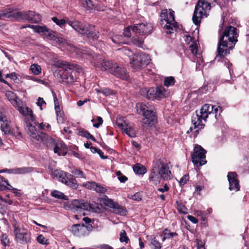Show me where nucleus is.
Masks as SVG:
<instances>
[{"label": "nucleus", "instance_id": "obj_1", "mask_svg": "<svg viewBox=\"0 0 249 249\" xmlns=\"http://www.w3.org/2000/svg\"><path fill=\"white\" fill-rule=\"evenodd\" d=\"M236 28L231 26L227 27L220 36L218 44L217 54L215 59L218 57H224L230 53V50L233 49V46L237 41Z\"/></svg>", "mask_w": 249, "mask_h": 249}, {"label": "nucleus", "instance_id": "obj_2", "mask_svg": "<svg viewBox=\"0 0 249 249\" xmlns=\"http://www.w3.org/2000/svg\"><path fill=\"white\" fill-rule=\"evenodd\" d=\"M170 162L159 159L153 164V166L149 176V180L152 183L157 185L160 179L167 180L171 179L172 174L170 170Z\"/></svg>", "mask_w": 249, "mask_h": 249}, {"label": "nucleus", "instance_id": "obj_3", "mask_svg": "<svg viewBox=\"0 0 249 249\" xmlns=\"http://www.w3.org/2000/svg\"><path fill=\"white\" fill-rule=\"evenodd\" d=\"M27 127V134L30 136L32 141L36 143H43L45 145L49 146L53 143V139L48 135L42 133L38 132L36 128L38 124L36 121V124L31 121L26 123Z\"/></svg>", "mask_w": 249, "mask_h": 249}, {"label": "nucleus", "instance_id": "obj_4", "mask_svg": "<svg viewBox=\"0 0 249 249\" xmlns=\"http://www.w3.org/2000/svg\"><path fill=\"white\" fill-rule=\"evenodd\" d=\"M63 207L67 210L73 212L85 210L89 212L99 213L100 208L95 202H84V201L74 199L64 203Z\"/></svg>", "mask_w": 249, "mask_h": 249}, {"label": "nucleus", "instance_id": "obj_5", "mask_svg": "<svg viewBox=\"0 0 249 249\" xmlns=\"http://www.w3.org/2000/svg\"><path fill=\"white\" fill-rule=\"evenodd\" d=\"M138 114L144 118L142 123L144 124L152 126L157 123V116L155 107L150 103H138L136 106Z\"/></svg>", "mask_w": 249, "mask_h": 249}, {"label": "nucleus", "instance_id": "obj_6", "mask_svg": "<svg viewBox=\"0 0 249 249\" xmlns=\"http://www.w3.org/2000/svg\"><path fill=\"white\" fill-rule=\"evenodd\" d=\"M161 18V24L163 25V28L167 34H171L176 31L178 28L177 22L175 21L174 11L171 9L168 11L162 10L160 14Z\"/></svg>", "mask_w": 249, "mask_h": 249}, {"label": "nucleus", "instance_id": "obj_7", "mask_svg": "<svg viewBox=\"0 0 249 249\" xmlns=\"http://www.w3.org/2000/svg\"><path fill=\"white\" fill-rule=\"evenodd\" d=\"M213 106L211 104H206L203 105L200 111H196L195 116H193L192 123L194 128L201 126V128L204 125V122H205L209 116L212 115L213 113Z\"/></svg>", "mask_w": 249, "mask_h": 249}, {"label": "nucleus", "instance_id": "obj_8", "mask_svg": "<svg viewBox=\"0 0 249 249\" xmlns=\"http://www.w3.org/2000/svg\"><path fill=\"white\" fill-rule=\"evenodd\" d=\"M29 11L19 12L12 8H7L0 12V18H12L15 20H28L31 21L34 16L29 15Z\"/></svg>", "mask_w": 249, "mask_h": 249}, {"label": "nucleus", "instance_id": "obj_9", "mask_svg": "<svg viewBox=\"0 0 249 249\" xmlns=\"http://www.w3.org/2000/svg\"><path fill=\"white\" fill-rule=\"evenodd\" d=\"M211 9V6L205 0H199L196 6L193 16V21L196 25H198L201 21V18L206 17L208 12Z\"/></svg>", "mask_w": 249, "mask_h": 249}, {"label": "nucleus", "instance_id": "obj_10", "mask_svg": "<svg viewBox=\"0 0 249 249\" xmlns=\"http://www.w3.org/2000/svg\"><path fill=\"white\" fill-rule=\"evenodd\" d=\"M141 94L150 100H160L162 98L167 97L169 95V91L165 89L163 87L153 88L148 89H142L140 91Z\"/></svg>", "mask_w": 249, "mask_h": 249}, {"label": "nucleus", "instance_id": "obj_11", "mask_svg": "<svg viewBox=\"0 0 249 249\" xmlns=\"http://www.w3.org/2000/svg\"><path fill=\"white\" fill-rule=\"evenodd\" d=\"M13 232L15 240L21 244H26L30 241V236L28 233V231L24 228H21L19 223L15 221L12 223Z\"/></svg>", "mask_w": 249, "mask_h": 249}, {"label": "nucleus", "instance_id": "obj_12", "mask_svg": "<svg viewBox=\"0 0 249 249\" xmlns=\"http://www.w3.org/2000/svg\"><path fill=\"white\" fill-rule=\"evenodd\" d=\"M150 57L148 54L142 53H135L130 58V63L135 71H138L149 63Z\"/></svg>", "mask_w": 249, "mask_h": 249}, {"label": "nucleus", "instance_id": "obj_13", "mask_svg": "<svg viewBox=\"0 0 249 249\" xmlns=\"http://www.w3.org/2000/svg\"><path fill=\"white\" fill-rule=\"evenodd\" d=\"M206 151L200 145L196 144L192 155V162L197 166H202L206 163L205 154Z\"/></svg>", "mask_w": 249, "mask_h": 249}, {"label": "nucleus", "instance_id": "obj_14", "mask_svg": "<svg viewBox=\"0 0 249 249\" xmlns=\"http://www.w3.org/2000/svg\"><path fill=\"white\" fill-rule=\"evenodd\" d=\"M83 54H88L93 57L95 60H97V62H95L94 64L97 67H99L100 65H101L102 67L106 71H108L111 73V70L113 67V64H111L110 62L102 59L101 57L99 58V56L96 55L94 57L93 55L92 52L90 50H83L82 51Z\"/></svg>", "mask_w": 249, "mask_h": 249}, {"label": "nucleus", "instance_id": "obj_15", "mask_svg": "<svg viewBox=\"0 0 249 249\" xmlns=\"http://www.w3.org/2000/svg\"><path fill=\"white\" fill-rule=\"evenodd\" d=\"M132 30L140 35H146L151 33L153 27L149 23H142L134 25L132 28Z\"/></svg>", "mask_w": 249, "mask_h": 249}, {"label": "nucleus", "instance_id": "obj_16", "mask_svg": "<svg viewBox=\"0 0 249 249\" xmlns=\"http://www.w3.org/2000/svg\"><path fill=\"white\" fill-rule=\"evenodd\" d=\"M16 108L25 117L26 123L31 121L36 124V119L32 109L25 106L23 102H21V105H18Z\"/></svg>", "mask_w": 249, "mask_h": 249}, {"label": "nucleus", "instance_id": "obj_17", "mask_svg": "<svg viewBox=\"0 0 249 249\" xmlns=\"http://www.w3.org/2000/svg\"><path fill=\"white\" fill-rule=\"evenodd\" d=\"M92 228L91 225L86 226L84 224H75L72 226L71 231L75 236L81 237L86 236L89 233V229Z\"/></svg>", "mask_w": 249, "mask_h": 249}, {"label": "nucleus", "instance_id": "obj_18", "mask_svg": "<svg viewBox=\"0 0 249 249\" xmlns=\"http://www.w3.org/2000/svg\"><path fill=\"white\" fill-rule=\"evenodd\" d=\"M111 73L124 80H127L128 78L126 69L124 67L118 66L116 64H113V67L111 70Z\"/></svg>", "mask_w": 249, "mask_h": 249}, {"label": "nucleus", "instance_id": "obj_19", "mask_svg": "<svg viewBox=\"0 0 249 249\" xmlns=\"http://www.w3.org/2000/svg\"><path fill=\"white\" fill-rule=\"evenodd\" d=\"M229 183V190L237 191L239 190V184L235 172H229L227 176Z\"/></svg>", "mask_w": 249, "mask_h": 249}, {"label": "nucleus", "instance_id": "obj_20", "mask_svg": "<svg viewBox=\"0 0 249 249\" xmlns=\"http://www.w3.org/2000/svg\"><path fill=\"white\" fill-rule=\"evenodd\" d=\"M67 23L79 33L85 35L86 33L88 27H86L81 22L78 20L71 21L67 20Z\"/></svg>", "mask_w": 249, "mask_h": 249}, {"label": "nucleus", "instance_id": "obj_21", "mask_svg": "<svg viewBox=\"0 0 249 249\" xmlns=\"http://www.w3.org/2000/svg\"><path fill=\"white\" fill-rule=\"evenodd\" d=\"M5 96L12 105L16 108L18 105H21L22 102L14 92L7 90L5 92Z\"/></svg>", "mask_w": 249, "mask_h": 249}, {"label": "nucleus", "instance_id": "obj_22", "mask_svg": "<svg viewBox=\"0 0 249 249\" xmlns=\"http://www.w3.org/2000/svg\"><path fill=\"white\" fill-rule=\"evenodd\" d=\"M53 145H55L53 149L54 153L57 154L59 156H65L67 154V149L66 145L63 142H60L54 143V141H53V143L48 147H51Z\"/></svg>", "mask_w": 249, "mask_h": 249}, {"label": "nucleus", "instance_id": "obj_23", "mask_svg": "<svg viewBox=\"0 0 249 249\" xmlns=\"http://www.w3.org/2000/svg\"><path fill=\"white\" fill-rule=\"evenodd\" d=\"M0 122H1L0 128L4 134H7L10 131L9 121L5 115V113L0 110Z\"/></svg>", "mask_w": 249, "mask_h": 249}, {"label": "nucleus", "instance_id": "obj_24", "mask_svg": "<svg viewBox=\"0 0 249 249\" xmlns=\"http://www.w3.org/2000/svg\"><path fill=\"white\" fill-rule=\"evenodd\" d=\"M184 37L185 42L189 45V47L192 53L195 54H196L197 53L196 40L190 36L187 35H185Z\"/></svg>", "mask_w": 249, "mask_h": 249}, {"label": "nucleus", "instance_id": "obj_25", "mask_svg": "<svg viewBox=\"0 0 249 249\" xmlns=\"http://www.w3.org/2000/svg\"><path fill=\"white\" fill-rule=\"evenodd\" d=\"M108 205L112 207L114 212L121 215H125L127 213V211L124 207L120 206L118 203H114L111 199L108 200Z\"/></svg>", "mask_w": 249, "mask_h": 249}, {"label": "nucleus", "instance_id": "obj_26", "mask_svg": "<svg viewBox=\"0 0 249 249\" xmlns=\"http://www.w3.org/2000/svg\"><path fill=\"white\" fill-rule=\"evenodd\" d=\"M85 186L87 188L93 190L99 193H105L107 191L106 188L93 181L86 183Z\"/></svg>", "mask_w": 249, "mask_h": 249}, {"label": "nucleus", "instance_id": "obj_27", "mask_svg": "<svg viewBox=\"0 0 249 249\" xmlns=\"http://www.w3.org/2000/svg\"><path fill=\"white\" fill-rule=\"evenodd\" d=\"M7 170L9 173L22 174L30 173L33 171V169L32 167H21Z\"/></svg>", "mask_w": 249, "mask_h": 249}, {"label": "nucleus", "instance_id": "obj_28", "mask_svg": "<svg viewBox=\"0 0 249 249\" xmlns=\"http://www.w3.org/2000/svg\"><path fill=\"white\" fill-rule=\"evenodd\" d=\"M116 124L119 128L122 130H124L130 124L124 120V118L122 116H118L116 119Z\"/></svg>", "mask_w": 249, "mask_h": 249}, {"label": "nucleus", "instance_id": "obj_29", "mask_svg": "<svg viewBox=\"0 0 249 249\" xmlns=\"http://www.w3.org/2000/svg\"><path fill=\"white\" fill-rule=\"evenodd\" d=\"M88 37H91L93 39H97L98 37L96 32L94 30V26L89 25L88 26L86 33L85 34Z\"/></svg>", "mask_w": 249, "mask_h": 249}, {"label": "nucleus", "instance_id": "obj_30", "mask_svg": "<svg viewBox=\"0 0 249 249\" xmlns=\"http://www.w3.org/2000/svg\"><path fill=\"white\" fill-rule=\"evenodd\" d=\"M82 3L83 6L87 10H91L94 8H96L97 10H104L103 9H100L99 8L96 7L91 0H82Z\"/></svg>", "mask_w": 249, "mask_h": 249}, {"label": "nucleus", "instance_id": "obj_31", "mask_svg": "<svg viewBox=\"0 0 249 249\" xmlns=\"http://www.w3.org/2000/svg\"><path fill=\"white\" fill-rule=\"evenodd\" d=\"M64 78L67 80L68 83H71L74 82L76 79V72L73 70L65 73Z\"/></svg>", "mask_w": 249, "mask_h": 249}, {"label": "nucleus", "instance_id": "obj_32", "mask_svg": "<svg viewBox=\"0 0 249 249\" xmlns=\"http://www.w3.org/2000/svg\"><path fill=\"white\" fill-rule=\"evenodd\" d=\"M123 132L126 134L129 137L133 138L136 136V131L129 124L124 130Z\"/></svg>", "mask_w": 249, "mask_h": 249}, {"label": "nucleus", "instance_id": "obj_33", "mask_svg": "<svg viewBox=\"0 0 249 249\" xmlns=\"http://www.w3.org/2000/svg\"><path fill=\"white\" fill-rule=\"evenodd\" d=\"M0 240L1 244L5 247H9L10 245V239L8 235L4 232H2L0 236Z\"/></svg>", "mask_w": 249, "mask_h": 249}, {"label": "nucleus", "instance_id": "obj_34", "mask_svg": "<svg viewBox=\"0 0 249 249\" xmlns=\"http://www.w3.org/2000/svg\"><path fill=\"white\" fill-rule=\"evenodd\" d=\"M134 172L140 175H143L146 172L145 168L140 164H137L133 166Z\"/></svg>", "mask_w": 249, "mask_h": 249}, {"label": "nucleus", "instance_id": "obj_35", "mask_svg": "<svg viewBox=\"0 0 249 249\" xmlns=\"http://www.w3.org/2000/svg\"><path fill=\"white\" fill-rule=\"evenodd\" d=\"M4 185V190L5 189H7L8 190H13V191H17L18 190L16 188L13 187L9 183L8 181L5 179L3 177H0V186H1L2 185Z\"/></svg>", "mask_w": 249, "mask_h": 249}, {"label": "nucleus", "instance_id": "obj_36", "mask_svg": "<svg viewBox=\"0 0 249 249\" xmlns=\"http://www.w3.org/2000/svg\"><path fill=\"white\" fill-rule=\"evenodd\" d=\"M51 196L58 199H61L63 200H67L68 197L66 196H65L63 193L57 191V190H53L51 192Z\"/></svg>", "mask_w": 249, "mask_h": 249}, {"label": "nucleus", "instance_id": "obj_37", "mask_svg": "<svg viewBox=\"0 0 249 249\" xmlns=\"http://www.w3.org/2000/svg\"><path fill=\"white\" fill-rule=\"evenodd\" d=\"M118 51L124 55L128 56L130 58L133 57L135 53H134L133 52H132L130 49H129L127 47H123L122 48L119 49Z\"/></svg>", "mask_w": 249, "mask_h": 249}, {"label": "nucleus", "instance_id": "obj_38", "mask_svg": "<svg viewBox=\"0 0 249 249\" xmlns=\"http://www.w3.org/2000/svg\"><path fill=\"white\" fill-rule=\"evenodd\" d=\"M32 29L34 30L35 32L40 33H44V35H46V33L47 31H48V29L46 26H38V25H36L35 26H32Z\"/></svg>", "mask_w": 249, "mask_h": 249}, {"label": "nucleus", "instance_id": "obj_39", "mask_svg": "<svg viewBox=\"0 0 249 249\" xmlns=\"http://www.w3.org/2000/svg\"><path fill=\"white\" fill-rule=\"evenodd\" d=\"M78 135L80 136L85 137L88 139L95 141V139L94 137L87 131L84 130H80L78 132Z\"/></svg>", "mask_w": 249, "mask_h": 249}, {"label": "nucleus", "instance_id": "obj_40", "mask_svg": "<svg viewBox=\"0 0 249 249\" xmlns=\"http://www.w3.org/2000/svg\"><path fill=\"white\" fill-rule=\"evenodd\" d=\"M71 173L75 178H86L83 172L77 168H74L71 171Z\"/></svg>", "mask_w": 249, "mask_h": 249}, {"label": "nucleus", "instance_id": "obj_41", "mask_svg": "<svg viewBox=\"0 0 249 249\" xmlns=\"http://www.w3.org/2000/svg\"><path fill=\"white\" fill-rule=\"evenodd\" d=\"M62 68L64 70L63 75L65 76V73L71 71L73 69L74 66L68 62L65 61Z\"/></svg>", "mask_w": 249, "mask_h": 249}, {"label": "nucleus", "instance_id": "obj_42", "mask_svg": "<svg viewBox=\"0 0 249 249\" xmlns=\"http://www.w3.org/2000/svg\"><path fill=\"white\" fill-rule=\"evenodd\" d=\"M29 14L31 16H34L33 18H31L32 22L37 23L41 20V16L39 14L36 13L34 11H29Z\"/></svg>", "mask_w": 249, "mask_h": 249}, {"label": "nucleus", "instance_id": "obj_43", "mask_svg": "<svg viewBox=\"0 0 249 249\" xmlns=\"http://www.w3.org/2000/svg\"><path fill=\"white\" fill-rule=\"evenodd\" d=\"M31 70L35 75H38L41 72V69L39 65L34 64L31 66Z\"/></svg>", "mask_w": 249, "mask_h": 249}, {"label": "nucleus", "instance_id": "obj_44", "mask_svg": "<svg viewBox=\"0 0 249 249\" xmlns=\"http://www.w3.org/2000/svg\"><path fill=\"white\" fill-rule=\"evenodd\" d=\"M68 186L73 189H76L78 187V184L75 179L71 178L67 180V182L65 183Z\"/></svg>", "mask_w": 249, "mask_h": 249}, {"label": "nucleus", "instance_id": "obj_45", "mask_svg": "<svg viewBox=\"0 0 249 249\" xmlns=\"http://www.w3.org/2000/svg\"><path fill=\"white\" fill-rule=\"evenodd\" d=\"M120 241L121 242H124L125 243H128L129 240L126 235V233L124 230H122L120 234Z\"/></svg>", "mask_w": 249, "mask_h": 249}, {"label": "nucleus", "instance_id": "obj_46", "mask_svg": "<svg viewBox=\"0 0 249 249\" xmlns=\"http://www.w3.org/2000/svg\"><path fill=\"white\" fill-rule=\"evenodd\" d=\"M175 80L174 77L170 76L165 78L164 81V85L166 87H169L174 85Z\"/></svg>", "mask_w": 249, "mask_h": 249}, {"label": "nucleus", "instance_id": "obj_47", "mask_svg": "<svg viewBox=\"0 0 249 249\" xmlns=\"http://www.w3.org/2000/svg\"><path fill=\"white\" fill-rule=\"evenodd\" d=\"M112 42L115 44H123V36L121 35H115L111 37Z\"/></svg>", "mask_w": 249, "mask_h": 249}, {"label": "nucleus", "instance_id": "obj_48", "mask_svg": "<svg viewBox=\"0 0 249 249\" xmlns=\"http://www.w3.org/2000/svg\"><path fill=\"white\" fill-rule=\"evenodd\" d=\"M71 176L70 174H69L68 173H67L64 171H62V173H61L60 175L59 176L58 179L60 181L62 182V183H65V182H67V180L69 178L68 176Z\"/></svg>", "mask_w": 249, "mask_h": 249}, {"label": "nucleus", "instance_id": "obj_49", "mask_svg": "<svg viewBox=\"0 0 249 249\" xmlns=\"http://www.w3.org/2000/svg\"><path fill=\"white\" fill-rule=\"evenodd\" d=\"M151 244L155 249H160L161 247V244L159 242L156 237L152 239Z\"/></svg>", "mask_w": 249, "mask_h": 249}, {"label": "nucleus", "instance_id": "obj_50", "mask_svg": "<svg viewBox=\"0 0 249 249\" xmlns=\"http://www.w3.org/2000/svg\"><path fill=\"white\" fill-rule=\"evenodd\" d=\"M52 20L57 25L61 27H62L65 23L67 22L64 19H58L56 17H53L52 18Z\"/></svg>", "mask_w": 249, "mask_h": 249}, {"label": "nucleus", "instance_id": "obj_51", "mask_svg": "<svg viewBox=\"0 0 249 249\" xmlns=\"http://www.w3.org/2000/svg\"><path fill=\"white\" fill-rule=\"evenodd\" d=\"M163 233L165 236H166V237H167V238H172L173 237L178 235V234L176 232H171L169 230L167 229L163 231Z\"/></svg>", "mask_w": 249, "mask_h": 249}, {"label": "nucleus", "instance_id": "obj_52", "mask_svg": "<svg viewBox=\"0 0 249 249\" xmlns=\"http://www.w3.org/2000/svg\"><path fill=\"white\" fill-rule=\"evenodd\" d=\"M7 78H10L12 79L15 83H18L19 79L18 78V75L15 72H12L10 74H7L6 75Z\"/></svg>", "mask_w": 249, "mask_h": 249}, {"label": "nucleus", "instance_id": "obj_53", "mask_svg": "<svg viewBox=\"0 0 249 249\" xmlns=\"http://www.w3.org/2000/svg\"><path fill=\"white\" fill-rule=\"evenodd\" d=\"M46 35L48 37V39L53 41H54L56 37L55 36V33L50 29H48V31L47 32Z\"/></svg>", "mask_w": 249, "mask_h": 249}, {"label": "nucleus", "instance_id": "obj_54", "mask_svg": "<svg viewBox=\"0 0 249 249\" xmlns=\"http://www.w3.org/2000/svg\"><path fill=\"white\" fill-rule=\"evenodd\" d=\"M222 112L221 108L219 107L214 108L213 106V113L212 116L214 115V117L216 119H217V117L220 115V113Z\"/></svg>", "mask_w": 249, "mask_h": 249}, {"label": "nucleus", "instance_id": "obj_55", "mask_svg": "<svg viewBox=\"0 0 249 249\" xmlns=\"http://www.w3.org/2000/svg\"><path fill=\"white\" fill-rule=\"evenodd\" d=\"M37 241L39 243L42 245H47L48 244V240L46 239L42 234H40L37 236Z\"/></svg>", "mask_w": 249, "mask_h": 249}, {"label": "nucleus", "instance_id": "obj_56", "mask_svg": "<svg viewBox=\"0 0 249 249\" xmlns=\"http://www.w3.org/2000/svg\"><path fill=\"white\" fill-rule=\"evenodd\" d=\"M29 79L32 80L36 81L37 83H38L39 84H41L42 85H45V86H48V83L46 81H45V80H41V79H38V78H36L35 77H32V76L30 77V76H29Z\"/></svg>", "mask_w": 249, "mask_h": 249}, {"label": "nucleus", "instance_id": "obj_57", "mask_svg": "<svg viewBox=\"0 0 249 249\" xmlns=\"http://www.w3.org/2000/svg\"><path fill=\"white\" fill-rule=\"evenodd\" d=\"M102 93L107 96H108V95H113L114 94V92L112 90H110V89H102Z\"/></svg>", "mask_w": 249, "mask_h": 249}, {"label": "nucleus", "instance_id": "obj_58", "mask_svg": "<svg viewBox=\"0 0 249 249\" xmlns=\"http://www.w3.org/2000/svg\"><path fill=\"white\" fill-rule=\"evenodd\" d=\"M188 180H189V176L187 175H185L180 178V179L179 181V183L180 185L183 186V185H185Z\"/></svg>", "mask_w": 249, "mask_h": 249}, {"label": "nucleus", "instance_id": "obj_59", "mask_svg": "<svg viewBox=\"0 0 249 249\" xmlns=\"http://www.w3.org/2000/svg\"><path fill=\"white\" fill-rule=\"evenodd\" d=\"M62 170H55L54 171L52 172L51 174L52 177L53 178L58 179L61 173H62Z\"/></svg>", "mask_w": 249, "mask_h": 249}, {"label": "nucleus", "instance_id": "obj_60", "mask_svg": "<svg viewBox=\"0 0 249 249\" xmlns=\"http://www.w3.org/2000/svg\"><path fill=\"white\" fill-rule=\"evenodd\" d=\"M133 42L138 47H142L143 43L142 40L138 38H134L133 39Z\"/></svg>", "mask_w": 249, "mask_h": 249}, {"label": "nucleus", "instance_id": "obj_61", "mask_svg": "<svg viewBox=\"0 0 249 249\" xmlns=\"http://www.w3.org/2000/svg\"><path fill=\"white\" fill-rule=\"evenodd\" d=\"M169 190V186L165 184L163 188H159L156 192H158V193H164V192H167Z\"/></svg>", "mask_w": 249, "mask_h": 249}, {"label": "nucleus", "instance_id": "obj_62", "mask_svg": "<svg viewBox=\"0 0 249 249\" xmlns=\"http://www.w3.org/2000/svg\"><path fill=\"white\" fill-rule=\"evenodd\" d=\"M96 121L97 123H95L93 124V126L96 128H98L103 124V121L102 117L98 116L97 117Z\"/></svg>", "mask_w": 249, "mask_h": 249}, {"label": "nucleus", "instance_id": "obj_63", "mask_svg": "<svg viewBox=\"0 0 249 249\" xmlns=\"http://www.w3.org/2000/svg\"><path fill=\"white\" fill-rule=\"evenodd\" d=\"M133 26H129L125 29L124 32V35L125 36L129 37L131 36L130 29L132 30Z\"/></svg>", "mask_w": 249, "mask_h": 249}, {"label": "nucleus", "instance_id": "obj_64", "mask_svg": "<svg viewBox=\"0 0 249 249\" xmlns=\"http://www.w3.org/2000/svg\"><path fill=\"white\" fill-rule=\"evenodd\" d=\"M131 198L136 201H140L142 199V196L140 193H136L131 196Z\"/></svg>", "mask_w": 249, "mask_h": 249}]
</instances>
